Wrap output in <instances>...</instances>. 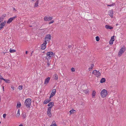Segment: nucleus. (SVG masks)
<instances>
[{
  "mask_svg": "<svg viewBox=\"0 0 126 126\" xmlns=\"http://www.w3.org/2000/svg\"><path fill=\"white\" fill-rule=\"evenodd\" d=\"M27 116L25 113H23L22 114V117L24 119H25L26 117Z\"/></svg>",
  "mask_w": 126,
  "mask_h": 126,
  "instance_id": "nucleus-28",
  "label": "nucleus"
},
{
  "mask_svg": "<svg viewBox=\"0 0 126 126\" xmlns=\"http://www.w3.org/2000/svg\"><path fill=\"white\" fill-rule=\"evenodd\" d=\"M49 61L50 60H47V63L48 66L50 64V63H49V62L51 61V60L50 61Z\"/></svg>",
  "mask_w": 126,
  "mask_h": 126,
  "instance_id": "nucleus-30",
  "label": "nucleus"
},
{
  "mask_svg": "<svg viewBox=\"0 0 126 126\" xmlns=\"http://www.w3.org/2000/svg\"><path fill=\"white\" fill-rule=\"evenodd\" d=\"M50 126H57L56 124L55 121H53Z\"/></svg>",
  "mask_w": 126,
  "mask_h": 126,
  "instance_id": "nucleus-21",
  "label": "nucleus"
},
{
  "mask_svg": "<svg viewBox=\"0 0 126 126\" xmlns=\"http://www.w3.org/2000/svg\"><path fill=\"white\" fill-rule=\"evenodd\" d=\"M47 42L46 41H44L43 43L41 45V49H45L46 47V44Z\"/></svg>",
  "mask_w": 126,
  "mask_h": 126,
  "instance_id": "nucleus-7",
  "label": "nucleus"
},
{
  "mask_svg": "<svg viewBox=\"0 0 126 126\" xmlns=\"http://www.w3.org/2000/svg\"><path fill=\"white\" fill-rule=\"evenodd\" d=\"M50 79V78L49 77H48L46 78L45 79L44 84L46 85H47Z\"/></svg>",
  "mask_w": 126,
  "mask_h": 126,
  "instance_id": "nucleus-9",
  "label": "nucleus"
},
{
  "mask_svg": "<svg viewBox=\"0 0 126 126\" xmlns=\"http://www.w3.org/2000/svg\"><path fill=\"white\" fill-rule=\"evenodd\" d=\"M56 93V90L55 89H54L53 90L52 92L51 93L50 96V98L52 97Z\"/></svg>",
  "mask_w": 126,
  "mask_h": 126,
  "instance_id": "nucleus-14",
  "label": "nucleus"
},
{
  "mask_svg": "<svg viewBox=\"0 0 126 126\" xmlns=\"http://www.w3.org/2000/svg\"><path fill=\"white\" fill-rule=\"evenodd\" d=\"M50 101V100L49 99L45 100L44 101L43 103L45 104H47V103H48Z\"/></svg>",
  "mask_w": 126,
  "mask_h": 126,
  "instance_id": "nucleus-17",
  "label": "nucleus"
},
{
  "mask_svg": "<svg viewBox=\"0 0 126 126\" xmlns=\"http://www.w3.org/2000/svg\"><path fill=\"white\" fill-rule=\"evenodd\" d=\"M2 88H3V91H4V86H3V87H2Z\"/></svg>",
  "mask_w": 126,
  "mask_h": 126,
  "instance_id": "nucleus-46",
  "label": "nucleus"
},
{
  "mask_svg": "<svg viewBox=\"0 0 126 126\" xmlns=\"http://www.w3.org/2000/svg\"><path fill=\"white\" fill-rule=\"evenodd\" d=\"M20 115V110L19 109L18 110L16 114V116L17 117H19V116Z\"/></svg>",
  "mask_w": 126,
  "mask_h": 126,
  "instance_id": "nucleus-27",
  "label": "nucleus"
},
{
  "mask_svg": "<svg viewBox=\"0 0 126 126\" xmlns=\"http://www.w3.org/2000/svg\"><path fill=\"white\" fill-rule=\"evenodd\" d=\"M53 53L52 52H47L46 54V58L47 60H50L53 56H54Z\"/></svg>",
  "mask_w": 126,
  "mask_h": 126,
  "instance_id": "nucleus-1",
  "label": "nucleus"
},
{
  "mask_svg": "<svg viewBox=\"0 0 126 126\" xmlns=\"http://www.w3.org/2000/svg\"><path fill=\"white\" fill-rule=\"evenodd\" d=\"M114 36H112L111 37V39L110 40L113 41H114L115 40L114 38Z\"/></svg>",
  "mask_w": 126,
  "mask_h": 126,
  "instance_id": "nucleus-32",
  "label": "nucleus"
},
{
  "mask_svg": "<svg viewBox=\"0 0 126 126\" xmlns=\"http://www.w3.org/2000/svg\"><path fill=\"white\" fill-rule=\"evenodd\" d=\"M115 4V3H113L112 4H111L110 5H107V6H113V5H114Z\"/></svg>",
  "mask_w": 126,
  "mask_h": 126,
  "instance_id": "nucleus-35",
  "label": "nucleus"
},
{
  "mask_svg": "<svg viewBox=\"0 0 126 126\" xmlns=\"http://www.w3.org/2000/svg\"><path fill=\"white\" fill-rule=\"evenodd\" d=\"M83 92L86 94H87L88 93V91L87 90H84L83 91Z\"/></svg>",
  "mask_w": 126,
  "mask_h": 126,
  "instance_id": "nucleus-38",
  "label": "nucleus"
},
{
  "mask_svg": "<svg viewBox=\"0 0 126 126\" xmlns=\"http://www.w3.org/2000/svg\"><path fill=\"white\" fill-rule=\"evenodd\" d=\"M106 81L105 79L104 78H102L100 81V82L101 83H103L105 82Z\"/></svg>",
  "mask_w": 126,
  "mask_h": 126,
  "instance_id": "nucleus-24",
  "label": "nucleus"
},
{
  "mask_svg": "<svg viewBox=\"0 0 126 126\" xmlns=\"http://www.w3.org/2000/svg\"><path fill=\"white\" fill-rule=\"evenodd\" d=\"M105 27L106 29H112L113 28L112 27L107 25H106Z\"/></svg>",
  "mask_w": 126,
  "mask_h": 126,
  "instance_id": "nucleus-18",
  "label": "nucleus"
},
{
  "mask_svg": "<svg viewBox=\"0 0 126 126\" xmlns=\"http://www.w3.org/2000/svg\"><path fill=\"white\" fill-rule=\"evenodd\" d=\"M51 39V36L50 35H47L45 38V41L46 42H48L50 41Z\"/></svg>",
  "mask_w": 126,
  "mask_h": 126,
  "instance_id": "nucleus-6",
  "label": "nucleus"
},
{
  "mask_svg": "<svg viewBox=\"0 0 126 126\" xmlns=\"http://www.w3.org/2000/svg\"><path fill=\"white\" fill-rule=\"evenodd\" d=\"M2 23L4 25H5V24L6 23V21H5L4 22Z\"/></svg>",
  "mask_w": 126,
  "mask_h": 126,
  "instance_id": "nucleus-41",
  "label": "nucleus"
},
{
  "mask_svg": "<svg viewBox=\"0 0 126 126\" xmlns=\"http://www.w3.org/2000/svg\"><path fill=\"white\" fill-rule=\"evenodd\" d=\"M32 0L33 1H34L35 0Z\"/></svg>",
  "mask_w": 126,
  "mask_h": 126,
  "instance_id": "nucleus-50",
  "label": "nucleus"
},
{
  "mask_svg": "<svg viewBox=\"0 0 126 126\" xmlns=\"http://www.w3.org/2000/svg\"><path fill=\"white\" fill-rule=\"evenodd\" d=\"M9 51L11 53H14L16 52V50L12 49L11 48H10V49Z\"/></svg>",
  "mask_w": 126,
  "mask_h": 126,
  "instance_id": "nucleus-23",
  "label": "nucleus"
},
{
  "mask_svg": "<svg viewBox=\"0 0 126 126\" xmlns=\"http://www.w3.org/2000/svg\"><path fill=\"white\" fill-rule=\"evenodd\" d=\"M54 22V20H51L50 22L49 23V24H50L51 23H53V22Z\"/></svg>",
  "mask_w": 126,
  "mask_h": 126,
  "instance_id": "nucleus-40",
  "label": "nucleus"
},
{
  "mask_svg": "<svg viewBox=\"0 0 126 126\" xmlns=\"http://www.w3.org/2000/svg\"><path fill=\"white\" fill-rule=\"evenodd\" d=\"M101 97L102 98L106 97L107 95L108 94L107 90L105 89L102 90L100 93Z\"/></svg>",
  "mask_w": 126,
  "mask_h": 126,
  "instance_id": "nucleus-2",
  "label": "nucleus"
},
{
  "mask_svg": "<svg viewBox=\"0 0 126 126\" xmlns=\"http://www.w3.org/2000/svg\"><path fill=\"white\" fill-rule=\"evenodd\" d=\"M16 17V16H15L14 17H13L9 18L8 21H7V23H9L11 22Z\"/></svg>",
  "mask_w": 126,
  "mask_h": 126,
  "instance_id": "nucleus-8",
  "label": "nucleus"
},
{
  "mask_svg": "<svg viewBox=\"0 0 126 126\" xmlns=\"http://www.w3.org/2000/svg\"><path fill=\"white\" fill-rule=\"evenodd\" d=\"M18 126H23V125L22 124H21L19 125Z\"/></svg>",
  "mask_w": 126,
  "mask_h": 126,
  "instance_id": "nucleus-44",
  "label": "nucleus"
},
{
  "mask_svg": "<svg viewBox=\"0 0 126 126\" xmlns=\"http://www.w3.org/2000/svg\"><path fill=\"white\" fill-rule=\"evenodd\" d=\"M11 88L13 90H14V87L13 86H12L11 87Z\"/></svg>",
  "mask_w": 126,
  "mask_h": 126,
  "instance_id": "nucleus-42",
  "label": "nucleus"
},
{
  "mask_svg": "<svg viewBox=\"0 0 126 126\" xmlns=\"http://www.w3.org/2000/svg\"><path fill=\"white\" fill-rule=\"evenodd\" d=\"M94 66V65L93 64H91L90 67L88 69L89 71L91 70Z\"/></svg>",
  "mask_w": 126,
  "mask_h": 126,
  "instance_id": "nucleus-22",
  "label": "nucleus"
},
{
  "mask_svg": "<svg viewBox=\"0 0 126 126\" xmlns=\"http://www.w3.org/2000/svg\"><path fill=\"white\" fill-rule=\"evenodd\" d=\"M96 94V92L94 90H93L92 91V97L93 98L95 97Z\"/></svg>",
  "mask_w": 126,
  "mask_h": 126,
  "instance_id": "nucleus-16",
  "label": "nucleus"
},
{
  "mask_svg": "<svg viewBox=\"0 0 126 126\" xmlns=\"http://www.w3.org/2000/svg\"><path fill=\"white\" fill-rule=\"evenodd\" d=\"M23 86L22 85H20L19 86L18 89L20 90H21L22 89Z\"/></svg>",
  "mask_w": 126,
  "mask_h": 126,
  "instance_id": "nucleus-31",
  "label": "nucleus"
},
{
  "mask_svg": "<svg viewBox=\"0 0 126 126\" xmlns=\"http://www.w3.org/2000/svg\"><path fill=\"white\" fill-rule=\"evenodd\" d=\"M51 109L47 108V115L50 117H51L52 116V114L51 112Z\"/></svg>",
  "mask_w": 126,
  "mask_h": 126,
  "instance_id": "nucleus-11",
  "label": "nucleus"
},
{
  "mask_svg": "<svg viewBox=\"0 0 126 126\" xmlns=\"http://www.w3.org/2000/svg\"><path fill=\"white\" fill-rule=\"evenodd\" d=\"M3 53H4V54H5L6 53V52H3Z\"/></svg>",
  "mask_w": 126,
  "mask_h": 126,
  "instance_id": "nucleus-49",
  "label": "nucleus"
},
{
  "mask_svg": "<svg viewBox=\"0 0 126 126\" xmlns=\"http://www.w3.org/2000/svg\"><path fill=\"white\" fill-rule=\"evenodd\" d=\"M92 73L94 74L97 77H99L101 75V74L99 71L96 70H94Z\"/></svg>",
  "mask_w": 126,
  "mask_h": 126,
  "instance_id": "nucleus-5",
  "label": "nucleus"
},
{
  "mask_svg": "<svg viewBox=\"0 0 126 126\" xmlns=\"http://www.w3.org/2000/svg\"><path fill=\"white\" fill-rule=\"evenodd\" d=\"M96 40V41H98L100 40V38L99 36H97L95 37Z\"/></svg>",
  "mask_w": 126,
  "mask_h": 126,
  "instance_id": "nucleus-33",
  "label": "nucleus"
},
{
  "mask_svg": "<svg viewBox=\"0 0 126 126\" xmlns=\"http://www.w3.org/2000/svg\"><path fill=\"white\" fill-rule=\"evenodd\" d=\"M1 22V21H0V23Z\"/></svg>",
  "mask_w": 126,
  "mask_h": 126,
  "instance_id": "nucleus-51",
  "label": "nucleus"
},
{
  "mask_svg": "<svg viewBox=\"0 0 126 126\" xmlns=\"http://www.w3.org/2000/svg\"><path fill=\"white\" fill-rule=\"evenodd\" d=\"M113 41L110 40L109 41V44L110 45H112L113 44Z\"/></svg>",
  "mask_w": 126,
  "mask_h": 126,
  "instance_id": "nucleus-37",
  "label": "nucleus"
},
{
  "mask_svg": "<svg viewBox=\"0 0 126 126\" xmlns=\"http://www.w3.org/2000/svg\"><path fill=\"white\" fill-rule=\"evenodd\" d=\"M53 18L52 17H49L45 16L44 17V20L45 21H49L51 20Z\"/></svg>",
  "mask_w": 126,
  "mask_h": 126,
  "instance_id": "nucleus-10",
  "label": "nucleus"
},
{
  "mask_svg": "<svg viewBox=\"0 0 126 126\" xmlns=\"http://www.w3.org/2000/svg\"><path fill=\"white\" fill-rule=\"evenodd\" d=\"M48 105L49 107L47 108L51 109L52 107L54 105V103L53 102H50L48 103Z\"/></svg>",
  "mask_w": 126,
  "mask_h": 126,
  "instance_id": "nucleus-13",
  "label": "nucleus"
},
{
  "mask_svg": "<svg viewBox=\"0 0 126 126\" xmlns=\"http://www.w3.org/2000/svg\"><path fill=\"white\" fill-rule=\"evenodd\" d=\"M6 116V114H4L3 115V118H5Z\"/></svg>",
  "mask_w": 126,
  "mask_h": 126,
  "instance_id": "nucleus-39",
  "label": "nucleus"
},
{
  "mask_svg": "<svg viewBox=\"0 0 126 126\" xmlns=\"http://www.w3.org/2000/svg\"><path fill=\"white\" fill-rule=\"evenodd\" d=\"M28 53V52L27 51H26V54H27Z\"/></svg>",
  "mask_w": 126,
  "mask_h": 126,
  "instance_id": "nucleus-45",
  "label": "nucleus"
},
{
  "mask_svg": "<svg viewBox=\"0 0 126 126\" xmlns=\"http://www.w3.org/2000/svg\"><path fill=\"white\" fill-rule=\"evenodd\" d=\"M71 71L72 72H75V69L74 68H72L71 69Z\"/></svg>",
  "mask_w": 126,
  "mask_h": 126,
  "instance_id": "nucleus-36",
  "label": "nucleus"
},
{
  "mask_svg": "<svg viewBox=\"0 0 126 126\" xmlns=\"http://www.w3.org/2000/svg\"><path fill=\"white\" fill-rule=\"evenodd\" d=\"M74 111H75V110H70L69 111V112L70 113V115H71V114H72L73 113H74Z\"/></svg>",
  "mask_w": 126,
  "mask_h": 126,
  "instance_id": "nucleus-34",
  "label": "nucleus"
},
{
  "mask_svg": "<svg viewBox=\"0 0 126 126\" xmlns=\"http://www.w3.org/2000/svg\"><path fill=\"white\" fill-rule=\"evenodd\" d=\"M13 10H15V8H13Z\"/></svg>",
  "mask_w": 126,
  "mask_h": 126,
  "instance_id": "nucleus-47",
  "label": "nucleus"
},
{
  "mask_svg": "<svg viewBox=\"0 0 126 126\" xmlns=\"http://www.w3.org/2000/svg\"><path fill=\"white\" fill-rule=\"evenodd\" d=\"M32 54H31V55H32Z\"/></svg>",
  "mask_w": 126,
  "mask_h": 126,
  "instance_id": "nucleus-52",
  "label": "nucleus"
},
{
  "mask_svg": "<svg viewBox=\"0 0 126 126\" xmlns=\"http://www.w3.org/2000/svg\"><path fill=\"white\" fill-rule=\"evenodd\" d=\"M6 16V14H5L2 15V16L0 17V20H1V21H2L3 18Z\"/></svg>",
  "mask_w": 126,
  "mask_h": 126,
  "instance_id": "nucleus-19",
  "label": "nucleus"
},
{
  "mask_svg": "<svg viewBox=\"0 0 126 126\" xmlns=\"http://www.w3.org/2000/svg\"><path fill=\"white\" fill-rule=\"evenodd\" d=\"M54 79H55L56 80H58V75L57 74H55L54 75Z\"/></svg>",
  "mask_w": 126,
  "mask_h": 126,
  "instance_id": "nucleus-20",
  "label": "nucleus"
},
{
  "mask_svg": "<svg viewBox=\"0 0 126 126\" xmlns=\"http://www.w3.org/2000/svg\"><path fill=\"white\" fill-rule=\"evenodd\" d=\"M34 26H35L34 25H31V26H30V27H34Z\"/></svg>",
  "mask_w": 126,
  "mask_h": 126,
  "instance_id": "nucleus-43",
  "label": "nucleus"
},
{
  "mask_svg": "<svg viewBox=\"0 0 126 126\" xmlns=\"http://www.w3.org/2000/svg\"><path fill=\"white\" fill-rule=\"evenodd\" d=\"M0 30H1V29H2L3 27V26L4 25H3L2 23H0Z\"/></svg>",
  "mask_w": 126,
  "mask_h": 126,
  "instance_id": "nucleus-29",
  "label": "nucleus"
},
{
  "mask_svg": "<svg viewBox=\"0 0 126 126\" xmlns=\"http://www.w3.org/2000/svg\"><path fill=\"white\" fill-rule=\"evenodd\" d=\"M0 123H1V122H0Z\"/></svg>",
  "mask_w": 126,
  "mask_h": 126,
  "instance_id": "nucleus-53",
  "label": "nucleus"
},
{
  "mask_svg": "<svg viewBox=\"0 0 126 126\" xmlns=\"http://www.w3.org/2000/svg\"><path fill=\"white\" fill-rule=\"evenodd\" d=\"M31 99L30 98H28L25 100L24 104L28 108L30 107L31 105Z\"/></svg>",
  "mask_w": 126,
  "mask_h": 126,
  "instance_id": "nucleus-3",
  "label": "nucleus"
},
{
  "mask_svg": "<svg viewBox=\"0 0 126 126\" xmlns=\"http://www.w3.org/2000/svg\"><path fill=\"white\" fill-rule=\"evenodd\" d=\"M126 50V47L125 46H123L120 49L118 53V56L119 57H120L123 53L125 52Z\"/></svg>",
  "mask_w": 126,
  "mask_h": 126,
  "instance_id": "nucleus-4",
  "label": "nucleus"
},
{
  "mask_svg": "<svg viewBox=\"0 0 126 126\" xmlns=\"http://www.w3.org/2000/svg\"><path fill=\"white\" fill-rule=\"evenodd\" d=\"M21 104L20 102L18 103L17 104L16 107L17 108H19L21 106Z\"/></svg>",
  "mask_w": 126,
  "mask_h": 126,
  "instance_id": "nucleus-25",
  "label": "nucleus"
},
{
  "mask_svg": "<svg viewBox=\"0 0 126 126\" xmlns=\"http://www.w3.org/2000/svg\"><path fill=\"white\" fill-rule=\"evenodd\" d=\"M1 78V79H2V80H4V81H5V82L6 83H10V81L9 79H5L3 78Z\"/></svg>",
  "mask_w": 126,
  "mask_h": 126,
  "instance_id": "nucleus-15",
  "label": "nucleus"
},
{
  "mask_svg": "<svg viewBox=\"0 0 126 126\" xmlns=\"http://www.w3.org/2000/svg\"><path fill=\"white\" fill-rule=\"evenodd\" d=\"M108 14L112 18H113V10H110L109 11Z\"/></svg>",
  "mask_w": 126,
  "mask_h": 126,
  "instance_id": "nucleus-12",
  "label": "nucleus"
},
{
  "mask_svg": "<svg viewBox=\"0 0 126 126\" xmlns=\"http://www.w3.org/2000/svg\"><path fill=\"white\" fill-rule=\"evenodd\" d=\"M118 25V23H117L116 24V25L117 26Z\"/></svg>",
  "mask_w": 126,
  "mask_h": 126,
  "instance_id": "nucleus-48",
  "label": "nucleus"
},
{
  "mask_svg": "<svg viewBox=\"0 0 126 126\" xmlns=\"http://www.w3.org/2000/svg\"><path fill=\"white\" fill-rule=\"evenodd\" d=\"M36 1V2L35 3L34 6L36 7L38 6V0H37Z\"/></svg>",
  "mask_w": 126,
  "mask_h": 126,
  "instance_id": "nucleus-26",
  "label": "nucleus"
}]
</instances>
